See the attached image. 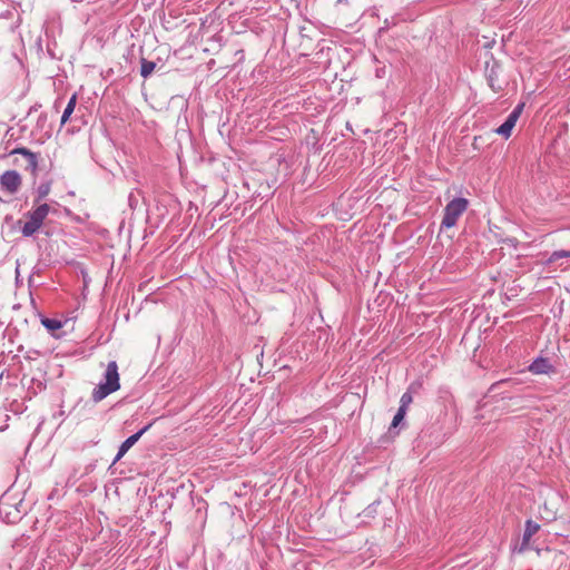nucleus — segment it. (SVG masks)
Returning <instances> with one entry per match:
<instances>
[{"instance_id":"19","label":"nucleus","mask_w":570,"mask_h":570,"mask_svg":"<svg viewBox=\"0 0 570 570\" xmlns=\"http://www.w3.org/2000/svg\"><path fill=\"white\" fill-rule=\"evenodd\" d=\"M554 257H559V258L570 257V250H556Z\"/></svg>"},{"instance_id":"10","label":"nucleus","mask_w":570,"mask_h":570,"mask_svg":"<svg viewBox=\"0 0 570 570\" xmlns=\"http://www.w3.org/2000/svg\"><path fill=\"white\" fill-rule=\"evenodd\" d=\"M76 105H77V94H73L70 97V99L67 104V107L65 108L63 114L61 116V121H60L61 126H63L69 120L70 116L75 111Z\"/></svg>"},{"instance_id":"16","label":"nucleus","mask_w":570,"mask_h":570,"mask_svg":"<svg viewBox=\"0 0 570 570\" xmlns=\"http://www.w3.org/2000/svg\"><path fill=\"white\" fill-rule=\"evenodd\" d=\"M413 402V396L411 393L406 392L404 393L402 396H401V400H400V406L407 410V407L410 406V404Z\"/></svg>"},{"instance_id":"4","label":"nucleus","mask_w":570,"mask_h":570,"mask_svg":"<svg viewBox=\"0 0 570 570\" xmlns=\"http://www.w3.org/2000/svg\"><path fill=\"white\" fill-rule=\"evenodd\" d=\"M22 185V177L17 170H6L0 176V189L9 195L19 191Z\"/></svg>"},{"instance_id":"8","label":"nucleus","mask_w":570,"mask_h":570,"mask_svg":"<svg viewBox=\"0 0 570 570\" xmlns=\"http://www.w3.org/2000/svg\"><path fill=\"white\" fill-rule=\"evenodd\" d=\"M0 515H2L8 523H14L20 518V511L12 504L1 501Z\"/></svg>"},{"instance_id":"13","label":"nucleus","mask_w":570,"mask_h":570,"mask_svg":"<svg viewBox=\"0 0 570 570\" xmlns=\"http://www.w3.org/2000/svg\"><path fill=\"white\" fill-rule=\"evenodd\" d=\"M41 324L51 333H55L62 327V323L53 318H42Z\"/></svg>"},{"instance_id":"7","label":"nucleus","mask_w":570,"mask_h":570,"mask_svg":"<svg viewBox=\"0 0 570 570\" xmlns=\"http://www.w3.org/2000/svg\"><path fill=\"white\" fill-rule=\"evenodd\" d=\"M529 371L535 375L550 374L553 372V366L547 358L539 357L530 364Z\"/></svg>"},{"instance_id":"12","label":"nucleus","mask_w":570,"mask_h":570,"mask_svg":"<svg viewBox=\"0 0 570 570\" xmlns=\"http://www.w3.org/2000/svg\"><path fill=\"white\" fill-rule=\"evenodd\" d=\"M488 78H489V85L494 92H500L503 89L501 82L499 81V79L497 77V72H495L494 68H492L490 70Z\"/></svg>"},{"instance_id":"11","label":"nucleus","mask_w":570,"mask_h":570,"mask_svg":"<svg viewBox=\"0 0 570 570\" xmlns=\"http://www.w3.org/2000/svg\"><path fill=\"white\" fill-rule=\"evenodd\" d=\"M155 68H156V63L155 62L148 61L147 59L141 58L140 75L144 78H147L148 76H150L153 73V71L155 70Z\"/></svg>"},{"instance_id":"5","label":"nucleus","mask_w":570,"mask_h":570,"mask_svg":"<svg viewBox=\"0 0 570 570\" xmlns=\"http://www.w3.org/2000/svg\"><path fill=\"white\" fill-rule=\"evenodd\" d=\"M524 104H519L513 109V111L508 116L505 121L495 129V132L508 139L511 136L512 129L514 128L519 117L521 116Z\"/></svg>"},{"instance_id":"6","label":"nucleus","mask_w":570,"mask_h":570,"mask_svg":"<svg viewBox=\"0 0 570 570\" xmlns=\"http://www.w3.org/2000/svg\"><path fill=\"white\" fill-rule=\"evenodd\" d=\"M148 428L149 426H145L144 429L132 434L121 443L119 451L114 460V463L118 462L128 452V450L141 438V435L148 430Z\"/></svg>"},{"instance_id":"9","label":"nucleus","mask_w":570,"mask_h":570,"mask_svg":"<svg viewBox=\"0 0 570 570\" xmlns=\"http://www.w3.org/2000/svg\"><path fill=\"white\" fill-rule=\"evenodd\" d=\"M16 154H20V155L24 156L28 160V167L30 168L31 173H36V170L38 168V158L35 153H32L28 148L19 147V148H16L10 151V155H16Z\"/></svg>"},{"instance_id":"20","label":"nucleus","mask_w":570,"mask_h":570,"mask_svg":"<svg viewBox=\"0 0 570 570\" xmlns=\"http://www.w3.org/2000/svg\"><path fill=\"white\" fill-rule=\"evenodd\" d=\"M560 259L559 257H554V252L550 255V257L547 259L546 265H550L554 263L556 261Z\"/></svg>"},{"instance_id":"3","label":"nucleus","mask_w":570,"mask_h":570,"mask_svg":"<svg viewBox=\"0 0 570 570\" xmlns=\"http://www.w3.org/2000/svg\"><path fill=\"white\" fill-rule=\"evenodd\" d=\"M468 205L469 202L465 198H454L451 200L444 208L442 227H453L456 224L459 217L466 210Z\"/></svg>"},{"instance_id":"2","label":"nucleus","mask_w":570,"mask_h":570,"mask_svg":"<svg viewBox=\"0 0 570 570\" xmlns=\"http://www.w3.org/2000/svg\"><path fill=\"white\" fill-rule=\"evenodd\" d=\"M49 212L50 206L48 204H41L26 213L22 219L18 222L19 225H22V235L29 237L32 236L36 232H38L42 226L43 220L47 218Z\"/></svg>"},{"instance_id":"1","label":"nucleus","mask_w":570,"mask_h":570,"mask_svg":"<svg viewBox=\"0 0 570 570\" xmlns=\"http://www.w3.org/2000/svg\"><path fill=\"white\" fill-rule=\"evenodd\" d=\"M120 389L118 365L115 361L107 364L105 382L97 385L91 393V399L97 403L102 401L109 394Z\"/></svg>"},{"instance_id":"15","label":"nucleus","mask_w":570,"mask_h":570,"mask_svg":"<svg viewBox=\"0 0 570 570\" xmlns=\"http://www.w3.org/2000/svg\"><path fill=\"white\" fill-rule=\"evenodd\" d=\"M406 411L407 410H405V409H403L401 406L399 407L396 414L393 417V421H392V424H391L392 428L399 426V424L403 421V419H404V416L406 414Z\"/></svg>"},{"instance_id":"18","label":"nucleus","mask_w":570,"mask_h":570,"mask_svg":"<svg viewBox=\"0 0 570 570\" xmlns=\"http://www.w3.org/2000/svg\"><path fill=\"white\" fill-rule=\"evenodd\" d=\"M533 535L534 534H531L524 530L523 538H522V549L529 546L530 540Z\"/></svg>"},{"instance_id":"17","label":"nucleus","mask_w":570,"mask_h":570,"mask_svg":"<svg viewBox=\"0 0 570 570\" xmlns=\"http://www.w3.org/2000/svg\"><path fill=\"white\" fill-rule=\"evenodd\" d=\"M525 531H528L531 534H535L540 530V524L533 522L532 520H528L525 522Z\"/></svg>"},{"instance_id":"14","label":"nucleus","mask_w":570,"mask_h":570,"mask_svg":"<svg viewBox=\"0 0 570 570\" xmlns=\"http://www.w3.org/2000/svg\"><path fill=\"white\" fill-rule=\"evenodd\" d=\"M51 190L50 183H43L37 188V202L46 198Z\"/></svg>"}]
</instances>
